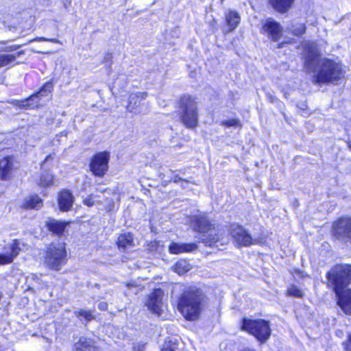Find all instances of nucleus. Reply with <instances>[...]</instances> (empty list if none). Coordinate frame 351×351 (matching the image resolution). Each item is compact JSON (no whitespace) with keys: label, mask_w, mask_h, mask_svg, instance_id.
Masks as SVG:
<instances>
[{"label":"nucleus","mask_w":351,"mask_h":351,"mask_svg":"<svg viewBox=\"0 0 351 351\" xmlns=\"http://www.w3.org/2000/svg\"><path fill=\"white\" fill-rule=\"evenodd\" d=\"M180 120L188 128L193 129L198 124L197 104L191 96H184L180 101Z\"/></svg>","instance_id":"4"},{"label":"nucleus","mask_w":351,"mask_h":351,"mask_svg":"<svg viewBox=\"0 0 351 351\" xmlns=\"http://www.w3.org/2000/svg\"><path fill=\"white\" fill-rule=\"evenodd\" d=\"M289 31L296 36H301L306 32V26L304 23H297L289 27Z\"/></svg>","instance_id":"28"},{"label":"nucleus","mask_w":351,"mask_h":351,"mask_svg":"<svg viewBox=\"0 0 351 351\" xmlns=\"http://www.w3.org/2000/svg\"><path fill=\"white\" fill-rule=\"evenodd\" d=\"M38 184L42 187L51 186L53 184V176L49 171L41 173Z\"/></svg>","instance_id":"26"},{"label":"nucleus","mask_w":351,"mask_h":351,"mask_svg":"<svg viewBox=\"0 0 351 351\" xmlns=\"http://www.w3.org/2000/svg\"><path fill=\"white\" fill-rule=\"evenodd\" d=\"M182 180L183 179L182 178H180L179 176H176L173 178V182L175 183H179V182H181L182 181Z\"/></svg>","instance_id":"40"},{"label":"nucleus","mask_w":351,"mask_h":351,"mask_svg":"<svg viewBox=\"0 0 351 351\" xmlns=\"http://www.w3.org/2000/svg\"><path fill=\"white\" fill-rule=\"evenodd\" d=\"M348 147L351 149V141L348 143Z\"/></svg>","instance_id":"47"},{"label":"nucleus","mask_w":351,"mask_h":351,"mask_svg":"<svg viewBox=\"0 0 351 351\" xmlns=\"http://www.w3.org/2000/svg\"><path fill=\"white\" fill-rule=\"evenodd\" d=\"M226 21L228 25L230 27V30H233L239 23L240 16L237 12L229 11L228 13L226 14Z\"/></svg>","instance_id":"24"},{"label":"nucleus","mask_w":351,"mask_h":351,"mask_svg":"<svg viewBox=\"0 0 351 351\" xmlns=\"http://www.w3.org/2000/svg\"><path fill=\"white\" fill-rule=\"evenodd\" d=\"M345 351H351V332L347 335L346 339L342 343Z\"/></svg>","instance_id":"35"},{"label":"nucleus","mask_w":351,"mask_h":351,"mask_svg":"<svg viewBox=\"0 0 351 351\" xmlns=\"http://www.w3.org/2000/svg\"><path fill=\"white\" fill-rule=\"evenodd\" d=\"M177 349V341L176 339H170L169 341H165L160 351H176Z\"/></svg>","instance_id":"31"},{"label":"nucleus","mask_w":351,"mask_h":351,"mask_svg":"<svg viewBox=\"0 0 351 351\" xmlns=\"http://www.w3.org/2000/svg\"><path fill=\"white\" fill-rule=\"evenodd\" d=\"M295 0H269V4L277 12L287 13L293 6Z\"/></svg>","instance_id":"20"},{"label":"nucleus","mask_w":351,"mask_h":351,"mask_svg":"<svg viewBox=\"0 0 351 351\" xmlns=\"http://www.w3.org/2000/svg\"><path fill=\"white\" fill-rule=\"evenodd\" d=\"M98 308L101 311H106L108 308V304L105 302H101L98 304Z\"/></svg>","instance_id":"39"},{"label":"nucleus","mask_w":351,"mask_h":351,"mask_svg":"<svg viewBox=\"0 0 351 351\" xmlns=\"http://www.w3.org/2000/svg\"><path fill=\"white\" fill-rule=\"evenodd\" d=\"M97 191H99L101 193H104L106 191V189H97Z\"/></svg>","instance_id":"45"},{"label":"nucleus","mask_w":351,"mask_h":351,"mask_svg":"<svg viewBox=\"0 0 351 351\" xmlns=\"http://www.w3.org/2000/svg\"><path fill=\"white\" fill-rule=\"evenodd\" d=\"M74 313L75 315L80 319H81V317L84 318L86 322H90L95 318L90 310L87 311L84 309H79L75 311Z\"/></svg>","instance_id":"29"},{"label":"nucleus","mask_w":351,"mask_h":351,"mask_svg":"<svg viewBox=\"0 0 351 351\" xmlns=\"http://www.w3.org/2000/svg\"><path fill=\"white\" fill-rule=\"evenodd\" d=\"M197 248L195 243H172L169 250L171 254H178L184 252H191Z\"/></svg>","instance_id":"19"},{"label":"nucleus","mask_w":351,"mask_h":351,"mask_svg":"<svg viewBox=\"0 0 351 351\" xmlns=\"http://www.w3.org/2000/svg\"><path fill=\"white\" fill-rule=\"evenodd\" d=\"M326 279L327 287L335 293H340L351 283V265H336L327 272Z\"/></svg>","instance_id":"3"},{"label":"nucleus","mask_w":351,"mask_h":351,"mask_svg":"<svg viewBox=\"0 0 351 351\" xmlns=\"http://www.w3.org/2000/svg\"><path fill=\"white\" fill-rule=\"evenodd\" d=\"M53 89V85L51 82H46L39 90L34 93L27 99L19 101H14V104L23 108H34L38 106L40 99L42 97L47 96Z\"/></svg>","instance_id":"10"},{"label":"nucleus","mask_w":351,"mask_h":351,"mask_svg":"<svg viewBox=\"0 0 351 351\" xmlns=\"http://www.w3.org/2000/svg\"><path fill=\"white\" fill-rule=\"evenodd\" d=\"M32 41H48L53 43L62 44L61 41L57 38H47L45 37H37L33 40H29V43Z\"/></svg>","instance_id":"34"},{"label":"nucleus","mask_w":351,"mask_h":351,"mask_svg":"<svg viewBox=\"0 0 351 351\" xmlns=\"http://www.w3.org/2000/svg\"><path fill=\"white\" fill-rule=\"evenodd\" d=\"M334 237L344 243L351 245V217H342L332 225Z\"/></svg>","instance_id":"8"},{"label":"nucleus","mask_w":351,"mask_h":351,"mask_svg":"<svg viewBox=\"0 0 351 351\" xmlns=\"http://www.w3.org/2000/svg\"><path fill=\"white\" fill-rule=\"evenodd\" d=\"M73 351H96L91 339L82 337L73 346Z\"/></svg>","instance_id":"22"},{"label":"nucleus","mask_w":351,"mask_h":351,"mask_svg":"<svg viewBox=\"0 0 351 351\" xmlns=\"http://www.w3.org/2000/svg\"><path fill=\"white\" fill-rule=\"evenodd\" d=\"M191 222L194 225L195 230L199 232H208L211 230V233L208 237L202 239V242L210 247H217V243L219 241V237L215 233L213 234V226L204 213L194 215Z\"/></svg>","instance_id":"7"},{"label":"nucleus","mask_w":351,"mask_h":351,"mask_svg":"<svg viewBox=\"0 0 351 351\" xmlns=\"http://www.w3.org/2000/svg\"><path fill=\"white\" fill-rule=\"evenodd\" d=\"M230 231L232 238L238 247H248L258 243L257 239H253L245 229L238 224H232Z\"/></svg>","instance_id":"12"},{"label":"nucleus","mask_w":351,"mask_h":351,"mask_svg":"<svg viewBox=\"0 0 351 351\" xmlns=\"http://www.w3.org/2000/svg\"><path fill=\"white\" fill-rule=\"evenodd\" d=\"M112 59V55L111 53H105L104 55V62H110L111 61Z\"/></svg>","instance_id":"38"},{"label":"nucleus","mask_w":351,"mask_h":351,"mask_svg":"<svg viewBox=\"0 0 351 351\" xmlns=\"http://www.w3.org/2000/svg\"><path fill=\"white\" fill-rule=\"evenodd\" d=\"M16 167L13 157L7 156L0 160V178L3 180H9Z\"/></svg>","instance_id":"16"},{"label":"nucleus","mask_w":351,"mask_h":351,"mask_svg":"<svg viewBox=\"0 0 351 351\" xmlns=\"http://www.w3.org/2000/svg\"><path fill=\"white\" fill-rule=\"evenodd\" d=\"M190 269V265L185 260L178 261L174 265V271L181 275Z\"/></svg>","instance_id":"27"},{"label":"nucleus","mask_w":351,"mask_h":351,"mask_svg":"<svg viewBox=\"0 0 351 351\" xmlns=\"http://www.w3.org/2000/svg\"><path fill=\"white\" fill-rule=\"evenodd\" d=\"M43 206V201L40 197L36 195L29 196L25 200V206L27 208L38 209Z\"/></svg>","instance_id":"25"},{"label":"nucleus","mask_w":351,"mask_h":351,"mask_svg":"<svg viewBox=\"0 0 351 351\" xmlns=\"http://www.w3.org/2000/svg\"><path fill=\"white\" fill-rule=\"evenodd\" d=\"M262 29L273 41H278L282 35L280 24L271 18L265 21Z\"/></svg>","instance_id":"14"},{"label":"nucleus","mask_w":351,"mask_h":351,"mask_svg":"<svg viewBox=\"0 0 351 351\" xmlns=\"http://www.w3.org/2000/svg\"><path fill=\"white\" fill-rule=\"evenodd\" d=\"M21 47V45H14L12 46H7L0 49V52H11L19 49Z\"/></svg>","instance_id":"36"},{"label":"nucleus","mask_w":351,"mask_h":351,"mask_svg":"<svg viewBox=\"0 0 351 351\" xmlns=\"http://www.w3.org/2000/svg\"><path fill=\"white\" fill-rule=\"evenodd\" d=\"M163 291L160 289H155L148 297L145 303L148 309L152 313L160 315L162 307Z\"/></svg>","instance_id":"13"},{"label":"nucleus","mask_w":351,"mask_h":351,"mask_svg":"<svg viewBox=\"0 0 351 351\" xmlns=\"http://www.w3.org/2000/svg\"><path fill=\"white\" fill-rule=\"evenodd\" d=\"M66 252L64 243H51L46 250L45 263L51 269L59 270L66 263Z\"/></svg>","instance_id":"5"},{"label":"nucleus","mask_w":351,"mask_h":351,"mask_svg":"<svg viewBox=\"0 0 351 351\" xmlns=\"http://www.w3.org/2000/svg\"><path fill=\"white\" fill-rule=\"evenodd\" d=\"M49 158H51V155H48V156L45 158V160H44V162H46V161H47Z\"/></svg>","instance_id":"46"},{"label":"nucleus","mask_w":351,"mask_h":351,"mask_svg":"<svg viewBox=\"0 0 351 351\" xmlns=\"http://www.w3.org/2000/svg\"><path fill=\"white\" fill-rule=\"evenodd\" d=\"M188 184H189V181H187L186 180H182V181L181 182V186L183 188H186V187H187Z\"/></svg>","instance_id":"41"},{"label":"nucleus","mask_w":351,"mask_h":351,"mask_svg":"<svg viewBox=\"0 0 351 351\" xmlns=\"http://www.w3.org/2000/svg\"><path fill=\"white\" fill-rule=\"evenodd\" d=\"M100 200H99L98 197L93 194H90L88 195L83 200V203L87 206H93L96 204L100 203Z\"/></svg>","instance_id":"32"},{"label":"nucleus","mask_w":351,"mask_h":351,"mask_svg":"<svg viewBox=\"0 0 351 351\" xmlns=\"http://www.w3.org/2000/svg\"><path fill=\"white\" fill-rule=\"evenodd\" d=\"M287 294L291 296L300 298L302 296V291L295 286L292 285L287 289Z\"/></svg>","instance_id":"33"},{"label":"nucleus","mask_w":351,"mask_h":351,"mask_svg":"<svg viewBox=\"0 0 351 351\" xmlns=\"http://www.w3.org/2000/svg\"><path fill=\"white\" fill-rule=\"evenodd\" d=\"M268 97L269 98V99L271 100V102L274 101L275 98L273 96H271V95L269 94Z\"/></svg>","instance_id":"43"},{"label":"nucleus","mask_w":351,"mask_h":351,"mask_svg":"<svg viewBox=\"0 0 351 351\" xmlns=\"http://www.w3.org/2000/svg\"><path fill=\"white\" fill-rule=\"evenodd\" d=\"M117 245L119 247L126 250L134 245L133 236L130 233L121 234L118 237Z\"/></svg>","instance_id":"23"},{"label":"nucleus","mask_w":351,"mask_h":351,"mask_svg":"<svg viewBox=\"0 0 351 351\" xmlns=\"http://www.w3.org/2000/svg\"><path fill=\"white\" fill-rule=\"evenodd\" d=\"M223 125L226 127L237 126L239 125V121L236 119L225 121L222 122Z\"/></svg>","instance_id":"37"},{"label":"nucleus","mask_w":351,"mask_h":351,"mask_svg":"<svg viewBox=\"0 0 351 351\" xmlns=\"http://www.w3.org/2000/svg\"><path fill=\"white\" fill-rule=\"evenodd\" d=\"M206 303V296L203 291L195 286H189L184 289L179 298L178 309L187 319L194 320Z\"/></svg>","instance_id":"2"},{"label":"nucleus","mask_w":351,"mask_h":351,"mask_svg":"<svg viewBox=\"0 0 351 351\" xmlns=\"http://www.w3.org/2000/svg\"><path fill=\"white\" fill-rule=\"evenodd\" d=\"M15 60V55L0 54V69L9 65Z\"/></svg>","instance_id":"30"},{"label":"nucleus","mask_w":351,"mask_h":351,"mask_svg":"<svg viewBox=\"0 0 351 351\" xmlns=\"http://www.w3.org/2000/svg\"><path fill=\"white\" fill-rule=\"evenodd\" d=\"M8 43V42L7 40H0V43H1L3 45H7Z\"/></svg>","instance_id":"44"},{"label":"nucleus","mask_w":351,"mask_h":351,"mask_svg":"<svg viewBox=\"0 0 351 351\" xmlns=\"http://www.w3.org/2000/svg\"><path fill=\"white\" fill-rule=\"evenodd\" d=\"M127 286H128V287H133L134 285H133V284L128 283V284H127Z\"/></svg>","instance_id":"48"},{"label":"nucleus","mask_w":351,"mask_h":351,"mask_svg":"<svg viewBox=\"0 0 351 351\" xmlns=\"http://www.w3.org/2000/svg\"><path fill=\"white\" fill-rule=\"evenodd\" d=\"M147 93L146 92H137L132 93L128 97L127 110L134 114L147 113L148 110V102H146Z\"/></svg>","instance_id":"11"},{"label":"nucleus","mask_w":351,"mask_h":351,"mask_svg":"<svg viewBox=\"0 0 351 351\" xmlns=\"http://www.w3.org/2000/svg\"><path fill=\"white\" fill-rule=\"evenodd\" d=\"M335 293L337 298V304L341 310L346 314H351V289L341 290Z\"/></svg>","instance_id":"15"},{"label":"nucleus","mask_w":351,"mask_h":351,"mask_svg":"<svg viewBox=\"0 0 351 351\" xmlns=\"http://www.w3.org/2000/svg\"><path fill=\"white\" fill-rule=\"evenodd\" d=\"M242 329L254 335L259 341L265 342L270 337L269 322L263 319H243Z\"/></svg>","instance_id":"6"},{"label":"nucleus","mask_w":351,"mask_h":351,"mask_svg":"<svg viewBox=\"0 0 351 351\" xmlns=\"http://www.w3.org/2000/svg\"><path fill=\"white\" fill-rule=\"evenodd\" d=\"M68 225L67 222L60 221L55 219H49L46 222V226L53 234L58 236L62 235Z\"/></svg>","instance_id":"21"},{"label":"nucleus","mask_w":351,"mask_h":351,"mask_svg":"<svg viewBox=\"0 0 351 351\" xmlns=\"http://www.w3.org/2000/svg\"><path fill=\"white\" fill-rule=\"evenodd\" d=\"M110 153L101 152L95 154L90 160V171L95 176L103 177L108 170Z\"/></svg>","instance_id":"9"},{"label":"nucleus","mask_w":351,"mask_h":351,"mask_svg":"<svg viewBox=\"0 0 351 351\" xmlns=\"http://www.w3.org/2000/svg\"><path fill=\"white\" fill-rule=\"evenodd\" d=\"M25 51H20L19 52H17L16 54H14L16 56V57H19L21 56V55L24 54Z\"/></svg>","instance_id":"42"},{"label":"nucleus","mask_w":351,"mask_h":351,"mask_svg":"<svg viewBox=\"0 0 351 351\" xmlns=\"http://www.w3.org/2000/svg\"><path fill=\"white\" fill-rule=\"evenodd\" d=\"M74 197L69 190H62L58 195V205L60 210H69L73 204Z\"/></svg>","instance_id":"17"},{"label":"nucleus","mask_w":351,"mask_h":351,"mask_svg":"<svg viewBox=\"0 0 351 351\" xmlns=\"http://www.w3.org/2000/svg\"><path fill=\"white\" fill-rule=\"evenodd\" d=\"M317 45L308 42L304 45L303 57L304 67L308 73H316L313 77V84H326L339 80L344 75L342 65L328 58H319Z\"/></svg>","instance_id":"1"},{"label":"nucleus","mask_w":351,"mask_h":351,"mask_svg":"<svg viewBox=\"0 0 351 351\" xmlns=\"http://www.w3.org/2000/svg\"><path fill=\"white\" fill-rule=\"evenodd\" d=\"M21 242L19 240H14L10 246L11 252L10 254H0V265H5L13 261L14 258L17 256L21 251Z\"/></svg>","instance_id":"18"}]
</instances>
